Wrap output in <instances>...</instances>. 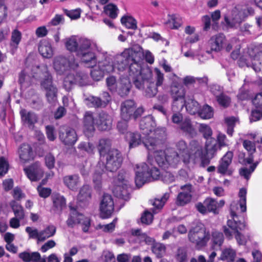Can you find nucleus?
<instances>
[{
    "instance_id": "obj_18",
    "label": "nucleus",
    "mask_w": 262,
    "mask_h": 262,
    "mask_svg": "<svg viewBox=\"0 0 262 262\" xmlns=\"http://www.w3.org/2000/svg\"><path fill=\"white\" fill-rule=\"evenodd\" d=\"M71 212L70 216L67 221V224L69 227H73L77 224H80L82 226V230L84 232L88 231L90 225V221L88 217H85L83 214L79 213L76 209L72 208L70 205Z\"/></svg>"
},
{
    "instance_id": "obj_27",
    "label": "nucleus",
    "mask_w": 262,
    "mask_h": 262,
    "mask_svg": "<svg viewBox=\"0 0 262 262\" xmlns=\"http://www.w3.org/2000/svg\"><path fill=\"white\" fill-rule=\"evenodd\" d=\"M136 108V104L132 100H127L121 104V117L122 119L129 120L132 117Z\"/></svg>"
},
{
    "instance_id": "obj_34",
    "label": "nucleus",
    "mask_w": 262,
    "mask_h": 262,
    "mask_svg": "<svg viewBox=\"0 0 262 262\" xmlns=\"http://www.w3.org/2000/svg\"><path fill=\"white\" fill-rule=\"evenodd\" d=\"M53 207L57 211H61L66 206V200L59 193H53L52 195Z\"/></svg>"
},
{
    "instance_id": "obj_60",
    "label": "nucleus",
    "mask_w": 262,
    "mask_h": 262,
    "mask_svg": "<svg viewBox=\"0 0 262 262\" xmlns=\"http://www.w3.org/2000/svg\"><path fill=\"white\" fill-rule=\"evenodd\" d=\"M106 82L107 86L111 91L115 92L117 90V82L114 76H110L107 78Z\"/></svg>"
},
{
    "instance_id": "obj_46",
    "label": "nucleus",
    "mask_w": 262,
    "mask_h": 262,
    "mask_svg": "<svg viewBox=\"0 0 262 262\" xmlns=\"http://www.w3.org/2000/svg\"><path fill=\"white\" fill-rule=\"evenodd\" d=\"M235 256L236 251L231 248H227L223 250L221 258L227 262H233Z\"/></svg>"
},
{
    "instance_id": "obj_62",
    "label": "nucleus",
    "mask_w": 262,
    "mask_h": 262,
    "mask_svg": "<svg viewBox=\"0 0 262 262\" xmlns=\"http://www.w3.org/2000/svg\"><path fill=\"white\" fill-rule=\"evenodd\" d=\"M243 145L245 149L250 155L255 152L256 148L254 142L248 140H245L243 141Z\"/></svg>"
},
{
    "instance_id": "obj_43",
    "label": "nucleus",
    "mask_w": 262,
    "mask_h": 262,
    "mask_svg": "<svg viewBox=\"0 0 262 262\" xmlns=\"http://www.w3.org/2000/svg\"><path fill=\"white\" fill-rule=\"evenodd\" d=\"M10 206L13 210L14 216L19 219H24L25 217V212L21 205L15 200L11 201L9 203Z\"/></svg>"
},
{
    "instance_id": "obj_52",
    "label": "nucleus",
    "mask_w": 262,
    "mask_h": 262,
    "mask_svg": "<svg viewBox=\"0 0 262 262\" xmlns=\"http://www.w3.org/2000/svg\"><path fill=\"white\" fill-rule=\"evenodd\" d=\"M205 204L208 212H213L214 214L218 213L217 202L215 199L210 198H207L205 200Z\"/></svg>"
},
{
    "instance_id": "obj_11",
    "label": "nucleus",
    "mask_w": 262,
    "mask_h": 262,
    "mask_svg": "<svg viewBox=\"0 0 262 262\" xmlns=\"http://www.w3.org/2000/svg\"><path fill=\"white\" fill-rule=\"evenodd\" d=\"M190 150L191 155L186 154L187 155L184 156L183 158V163L186 165L189 164L191 161L193 162V163H195L198 161L201 160V165L205 167L208 165L210 162L209 159L205 157V154H207L211 158L213 157L215 153L214 152L213 155H212L211 154H208L206 150L204 152L202 145L199 142L195 140L190 142Z\"/></svg>"
},
{
    "instance_id": "obj_63",
    "label": "nucleus",
    "mask_w": 262,
    "mask_h": 262,
    "mask_svg": "<svg viewBox=\"0 0 262 262\" xmlns=\"http://www.w3.org/2000/svg\"><path fill=\"white\" fill-rule=\"evenodd\" d=\"M176 259L177 262H188L186 252L183 249H178Z\"/></svg>"
},
{
    "instance_id": "obj_7",
    "label": "nucleus",
    "mask_w": 262,
    "mask_h": 262,
    "mask_svg": "<svg viewBox=\"0 0 262 262\" xmlns=\"http://www.w3.org/2000/svg\"><path fill=\"white\" fill-rule=\"evenodd\" d=\"M106 163L99 162L93 174V181L96 187L99 188L101 184L102 174L104 169L111 172L116 171L121 165L123 158L121 152L117 149H112L105 155Z\"/></svg>"
},
{
    "instance_id": "obj_32",
    "label": "nucleus",
    "mask_w": 262,
    "mask_h": 262,
    "mask_svg": "<svg viewBox=\"0 0 262 262\" xmlns=\"http://www.w3.org/2000/svg\"><path fill=\"white\" fill-rule=\"evenodd\" d=\"M169 28L172 29H178L182 25V17L178 14H168L165 21Z\"/></svg>"
},
{
    "instance_id": "obj_58",
    "label": "nucleus",
    "mask_w": 262,
    "mask_h": 262,
    "mask_svg": "<svg viewBox=\"0 0 262 262\" xmlns=\"http://www.w3.org/2000/svg\"><path fill=\"white\" fill-rule=\"evenodd\" d=\"M25 231L28 234L29 238L36 239L39 242V231L36 228L27 227Z\"/></svg>"
},
{
    "instance_id": "obj_54",
    "label": "nucleus",
    "mask_w": 262,
    "mask_h": 262,
    "mask_svg": "<svg viewBox=\"0 0 262 262\" xmlns=\"http://www.w3.org/2000/svg\"><path fill=\"white\" fill-rule=\"evenodd\" d=\"M207 81V78H195L194 77L191 76H187L184 77L182 79V81L183 84L185 86H188L192 85L196 82V81H198L199 82H204L206 83Z\"/></svg>"
},
{
    "instance_id": "obj_55",
    "label": "nucleus",
    "mask_w": 262,
    "mask_h": 262,
    "mask_svg": "<svg viewBox=\"0 0 262 262\" xmlns=\"http://www.w3.org/2000/svg\"><path fill=\"white\" fill-rule=\"evenodd\" d=\"M257 166L256 163H254L250 166V168L244 167L240 169L241 176L244 177L246 179L249 180L251 173L254 171Z\"/></svg>"
},
{
    "instance_id": "obj_17",
    "label": "nucleus",
    "mask_w": 262,
    "mask_h": 262,
    "mask_svg": "<svg viewBox=\"0 0 262 262\" xmlns=\"http://www.w3.org/2000/svg\"><path fill=\"white\" fill-rule=\"evenodd\" d=\"M135 182L138 187H142L146 183L150 182L149 167L145 163L137 164L135 168Z\"/></svg>"
},
{
    "instance_id": "obj_25",
    "label": "nucleus",
    "mask_w": 262,
    "mask_h": 262,
    "mask_svg": "<svg viewBox=\"0 0 262 262\" xmlns=\"http://www.w3.org/2000/svg\"><path fill=\"white\" fill-rule=\"evenodd\" d=\"M24 171L27 177L31 181H37L43 176V171L39 162H35L29 167L25 168Z\"/></svg>"
},
{
    "instance_id": "obj_15",
    "label": "nucleus",
    "mask_w": 262,
    "mask_h": 262,
    "mask_svg": "<svg viewBox=\"0 0 262 262\" xmlns=\"http://www.w3.org/2000/svg\"><path fill=\"white\" fill-rule=\"evenodd\" d=\"M248 59L246 62L248 67L251 66L255 72H262V44L248 49Z\"/></svg>"
},
{
    "instance_id": "obj_16",
    "label": "nucleus",
    "mask_w": 262,
    "mask_h": 262,
    "mask_svg": "<svg viewBox=\"0 0 262 262\" xmlns=\"http://www.w3.org/2000/svg\"><path fill=\"white\" fill-rule=\"evenodd\" d=\"M199 129L206 139L205 149L207 153L213 155V153L217 150L219 146L216 140L211 137L212 134L211 128L208 125L200 124Z\"/></svg>"
},
{
    "instance_id": "obj_41",
    "label": "nucleus",
    "mask_w": 262,
    "mask_h": 262,
    "mask_svg": "<svg viewBox=\"0 0 262 262\" xmlns=\"http://www.w3.org/2000/svg\"><path fill=\"white\" fill-rule=\"evenodd\" d=\"M185 107L188 113L194 115L199 112L200 105L193 98L188 97L185 100Z\"/></svg>"
},
{
    "instance_id": "obj_14",
    "label": "nucleus",
    "mask_w": 262,
    "mask_h": 262,
    "mask_svg": "<svg viewBox=\"0 0 262 262\" xmlns=\"http://www.w3.org/2000/svg\"><path fill=\"white\" fill-rule=\"evenodd\" d=\"M128 178V174L126 171L121 170L114 180L115 186L113 192L114 195L124 200H128L129 198Z\"/></svg>"
},
{
    "instance_id": "obj_51",
    "label": "nucleus",
    "mask_w": 262,
    "mask_h": 262,
    "mask_svg": "<svg viewBox=\"0 0 262 262\" xmlns=\"http://www.w3.org/2000/svg\"><path fill=\"white\" fill-rule=\"evenodd\" d=\"M198 113L202 118L205 119H210L213 116L212 108L208 105H204Z\"/></svg>"
},
{
    "instance_id": "obj_33",
    "label": "nucleus",
    "mask_w": 262,
    "mask_h": 262,
    "mask_svg": "<svg viewBox=\"0 0 262 262\" xmlns=\"http://www.w3.org/2000/svg\"><path fill=\"white\" fill-rule=\"evenodd\" d=\"M18 153L20 160L24 162H26L33 158V152L29 144H23L20 146Z\"/></svg>"
},
{
    "instance_id": "obj_30",
    "label": "nucleus",
    "mask_w": 262,
    "mask_h": 262,
    "mask_svg": "<svg viewBox=\"0 0 262 262\" xmlns=\"http://www.w3.org/2000/svg\"><path fill=\"white\" fill-rule=\"evenodd\" d=\"M63 182L69 189L76 190L80 184V179L78 174L67 175L63 178Z\"/></svg>"
},
{
    "instance_id": "obj_39",
    "label": "nucleus",
    "mask_w": 262,
    "mask_h": 262,
    "mask_svg": "<svg viewBox=\"0 0 262 262\" xmlns=\"http://www.w3.org/2000/svg\"><path fill=\"white\" fill-rule=\"evenodd\" d=\"M170 196V194L168 192L165 193L160 198H156L153 203L154 208L152 212L154 214L157 213L162 208L166 202L168 200Z\"/></svg>"
},
{
    "instance_id": "obj_49",
    "label": "nucleus",
    "mask_w": 262,
    "mask_h": 262,
    "mask_svg": "<svg viewBox=\"0 0 262 262\" xmlns=\"http://www.w3.org/2000/svg\"><path fill=\"white\" fill-rule=\"evenodd\" d=\"M179 127L184 132L187 133L190 135H193L195 131L193 125L190 119L188 118H185L181 124L179 125Z\"/></svg>"
},
{
    "instance_id": "obj_59",
    "label": "nucleus",
    "mask_w": 262,
    "mask_h": 262,
    "mask_svg": "<svg viewBox=\"0 0 262 262\" xmlns=\"http://www.w3.org/2000/svg\"><path fill=\"white\" fill-rule=\"evenodd\" d=\"M81 151H86L88 154H92L94 150V146L89 142H81L78 146Z\"/></svg>"
},
{
    "instance_id": "obj_8",
    "label": "nucleus",
    "mask_w": 262,
    "mask_h": 262,
    "mask_svg": "<svg viewBox=\"0 0 262 262\" xmlns=\"http://www.w3.org/2000/svg\"><path fill=\"white\" fill-rule=\"evenodd\" d=\"M95 123L100 130H108L112 127V118L104 112L100 113L97 117H94L90 112H86L83 118V132L88 137L92 136L95 131Z\"/></svg>"
},
{
    "instance_id": "obj_26",
    "label": "nucleus",
    "mask_w": 262,
    "mask_h": 262,
    "mask_svg": "<svg viewBox=\"0 0 262 262\" xmlns=\"http://www.w3.org/2000/svg\"><path fill=\"white\" fill-rule=\"evenodd\" d=\"M233 155V152L229 151L224 156L217 168L219 173L228 175L232 174V171L229 168V166L232 162Z\"/></svg>"
},
{
    "instance_id": "obj_38",
    "label": "nucleus",
    "mask_w": 262,
    "mask_h": 262,
    "mask_svg": "<svg viewBox=\"0 0 262 262\" xmlns=\"http://www.w3.org/2000/svg\"><path fill=\"white\" fill-rule=\"evenodd\" d=\"M56 232V228L53 225L48 226L43 230L39 231V242H43L46 239L53 236Z\"/></svg>"
},
{
    "instance_id": "obj_28",
    "label": "nucleus",
    "mask_w": 262,
    "mask_h": 262,
    "mask_svg": "<svg viewBox=\"0 0 262 262\" xmlns=\"http://www.w3.org/2000/svg\"><path fill=\"white\" fill-rule=\"evenodd\" d=\"M126 140L129 143V148H134L140 145L142 142L141 135L137 133H128L126 136ZM149 139L150 142H152L153 140L156 141V144L158 143V141L151 137H147L142 140L143 143L146 140Z\"/></svg>"
},
{
    "instance_id": "obj_6",
    "label": "nucleus",
    "mask_w": 262,
    "mask_h": 262,
    "mask_svg": "<svg viewBox=\"0 0 262 262\" xmlns=\"http://www.w3.org/2000/svg\"><path fill=\"white\" fill-rule=\"evenodd\" d=\"M144 145L149 151V155H153L158 165L163 168H176L181 163L182 158L172 148L164 151L158 150V143L155 140L150 142L149 139L144 141Z\"/></svg>"
},
{
    "instance_id": "obj_36",
    "label": "nucleus",
    "mask_w": 262,
    "mask_h": 262,
    "mask_svg": "<svg viewBox=\"0 0 262 262\" xmlns=\"http://www.w3.org/2000/svg\"><path fill=\"white\" fill-rule=\"evenodd\" d=\"M111 141L108 139H102L99 140L98 149L99 152L101 160L104 159L105 155L111 151Z\"/></svg>"
},
{
    "instance_id": "obj_10",
    "label": "nucleus",
    "mask_w": 262,
    "mask_h": 262,
    "mask_svg": "<svg viewBox=\"0 0 262 262\" xmlns=\"http://www.w3.org/2000/svg\"><path fill=\"white\" fill-rule=\"evenodd\" d=\"M226 39L224 34H217L212 36L208 42L209 46L212 51H220L225 45L227 51H230L233 48L231 56L233 59L238 58L239 54L241 43L239 40L235 38H232L226 44Z\"/></svg>"
},
{
    "instance_id": "obj_45",
    "label": "nucleus",
    "mask_w": 262,
    "mask_h": 262,
    "mask_svg": "<svg viewBox=\"0 0 262 262\" xmlns=\"http://www.w3.org/2000/svg\"><path fill=\"white\" fill-rule=\"evenodd\" d=\"M166 247L164 245L155 243L151 246V251L157 258H161L166 254Z\"/></svg>"
},
{
    "instance_id": "obj_21",
    "label": "nucleus",
    "mask_w": 262,
    "mask_h": 262,
    "mask_svg": "<svg viewBox=\"0 0 262 262\" xmlns=\"http://www.w3.org/2000/svg\"><path fill=\"white\" fill-rule=\"evenodd\" d=\"M59 139L65 145H73L77 141L78 138L74 129L69 126H62L59 130Z\"/></svg>"
},
{
    "instance_id": "obj_22",
    "label": "nucleus",
    "mask_w": 262,
    "mask_h": 262,
    "mask_svg": "<svg viewBox=\"0 0 262 262\" xmlns=\"http://www.w3.org/2000/svg\"><path fill=\"white\" fill-rule=\"evenodd\" d=\"M114 203L111 195L105 193L100 203V209L102 217L107 218L113 213Z\"/></svg>"
},
{
    "instance_id": "obj_24",
    "label": "nucleus",
    "mask_w": 262,
    "mask_h": 262,
    "mask_svg": "<svg viewBox=\"0 0 262 262\" xmlns=\"http://www.w3.org/2000/svg\"><path fill=\"white\" fill-rule=\"evenodd\" d=\"M129 64L126 69H127L128 72V78L123 77V76L120 78V80L117 82V90L116 91L119 95L121 96H127L131 88V83L132 79L129 76Z\"/></svg>"
},
{
    "instance_id": "obj_4",
    "label": "nucleus",
    "mask_w": 262,
    "mask_h": 262,
    "mask_svg": "<svg viewBox=\"0 0 262 262\" xmlns=\"http://www.w3.org/2000/svg\"><path fill=\"white\" fill-rule=\"evenodd\" d=\"M129 66V76L132 82L138 89H142L145 81L149 83L145 91V96L147 97H153L158 93V88L154 83L152 78V72L149 68L142 69L140 64L142 53L141 51H134Z\"/></svg>"
},
{
    "instance_id": "obj_61",
    "label": "nucleus",
    "mask_w": 262,
    "mask_h": 262,
    "mask_svg": "<svg viewBox=\"0 0 262 262\" xmlns=\"http://www.w3.org/2000/svg\"><path fill=\"white\" fill-rule=\"evenodd\" d=\"M9 168L8 161L4 157L0 158V176L6 174Z\"/></svg>"
},
{
    "instance_id": "obj_5",
    "label": "nucleus",
    "mask_w": 262,
    "mask_h": 262,
    "mask_svg": "<svg viewBox=\"0 0 262 262\" xmlns=\"http://www.w3.org/2000/svg\"><path fill=\"white\" fill-rule=\"evenodd\" d=\"M247 190L245 188L239 189L238 202H233L230 205V217L227 221V225L235 232V238L239 245H245L247 242V237L241 234L239 230L243 231L246 228L244 221L239 220L240 214L246 211Z\"/></svg>"
},
{
    "instance_id": "obj_23",
    "label": "nucleus",
    "mask_w": 262,
    "mask_h": 262,
    "mask_svg": "<svg viewBox=\"0 0 262 262\" xmlns=\"http://www.w3.org/2000/svg\"><path fill=\"white\" fill-rule=\"evenodd\" d=\"M170 80L173 81L170 88V94L172 99L185 100L186 91L183 86L179 85L174 82L176 79H179L175 74L172 73L169 76Z\"/></svg>"
},
{
    "instance_id": "obj_37",
    "label": "nucleus",
    "mask_w": 262,
    "mask_h": 262,
    "mask_svg": "<svg viewBox=\"0 0 262 262\" xmlns=\"http://www.w3.org/2000/svg\"><path fill=\"white\" fill-rule=\"evenodd\" d=\"M121 23L128 29L136 30L137 28V21L129 14H125L121 18Z\"/></svg>"
},
{
    "instance_id": "obj_19",
    "label": "nucleus",
    "mask_w": 262,
    "mask_h": 262,
    "mask_svg": "<svg viewBox=\"0 0 262 262\" xmlns=\"http://www.w3.org/2000/svg\"><path fill=\"white\" fill-rule=\"evenodd\" d=\"M181 191L177 195L176 204L179 206H184L189 204L192 200L193 187L190 184L180 186Z\"/></svg>"
},
{
    "instance_id": "obj_9",
    "label": "nucleus",
    "mask_w": 262,
    "mask_h": 262,
    "mask_svg": "<svg viewBox=\"0 0 262 262\" xmlns=\"http://www.w3.org/2000/svg\"><path fill=\"white\" fill-rule=\"evenodd\" d=\"M254 9L251 7H247L237 5L224 16V20L221 23L220 28L223 31H227L229 29L235 27L249 15H253Z\"/></svg>"
},
{
    "instance_id": "obj_48",
    "label": "nucleus",
    "mask_w": 262,
    "mask_h": 262,
    "mask_svg": "<svg viewBox=\"0 0 262 262\" xmlns=\"http://www.w3.org/2000/svg\"><path fill=\"white\" fill-rule=\"evenodd\" d=\"M66 47L71 52H76L79 49V42H77V38L76 36H72L67 38L65 42Z\"/></svg>"
},
{
    "instance_id": "obj_57",
    "label": "nucleus",
    "mask_w": 262,
    "mask_h": 262,
    "mask_svg": "<svg viewBox=\"0 0 262 262\" xmlns=\"http://www.w3.org/2000/svg\"><path fill=\"white\" fill-rule=\"evenodd\" d=\"M216 100L219 104L224 107H228L231 102L230 98L223 93L217 96Z\"/></svg>"
},
{
    "instance_id": "obj_13",
    "label": "nucleus",
    "mask_w": 262,
    "mask_h": 262,
    "mask_svg": "<svg viewBox=\"0 0 262 262\" xmlns=\"http://www.w3.org/2000/svg\"><path fill=\"white\" fill-rule=\"evenodd\" d=\"M209 238V232L206 231L205 226L200 223L192 227L188 233L189 241L199 249L205 247Z\"/></svg>"
},
{
    "instance_id": "obj_35",
    "label": "nucleus",
    "mask_w": 262,
    "mask_h": 262,
    "mask_svg": "<svg viewBox=\"0 0 262 262\" xmlns=\"http://www.w3.org/2000/svg\"><path fill=\"white\" fill-rule=\"evenodd\" d=\"M125 50H132L134 51H137L140 50L142 53V57L140 61V64L141 65L142 69L148 68L146 66H145L143 64V57H144L146 61L150 64H152L154 62V56L149 51H146L143 52V49L140 47H134L133 48L125 49Z\"/></svg>"
},
{
    "instance_id": "obj_44",
    "label": "nucleus",
    "mask_w": 262,
    "mask_h": 262,
    "mask_svg": "<svg viewBox=\"0 0 262 262\" xmlns=\"http://www.w3.org/2000/svg\"><path fill=\"white\" fill-rule=\"evenodd\" d=\"M211 240L212 249L214 250L219 249L224 241L223 234L221 232L214 231L212 233Z\"/></svg>"
},
{
    "instance_id": "obj_53",
    "label": "nucleus",
    "mask_w": 262,
    "mask_h": 262,
    "mask_svg": "<svg viewBox=\"0 0 262 262\" xmlns=\"http://www.w3.org/2000/svg\"><path fill=\"white\" fill-rule=\"evenodd\" d=\"M104 9L105 13L111 18L114 19L117 17L119 10L116 5L109 4L105 6Z\"/></svg>"
},
{
    "instance_id": "obj_40",
    "label": "nucleus",
    "mask_w": 262,
    "mask_h": 262,
    "mask_svg": "<svg viewBox=\"0 0 262 262\" xmlns=\"http://www.w3.org/2000/svg\"><path fill=\"white\" fill-rule=\"evenodd\" d=\"M91 198V190L89 185H84L80 189L77 196L79 202H89Z\"/></svg>"
},
{
    "instance_id": "obj_64",
    "label": "nucleus",
    "mask_w": 262,
    "mask_h": 262,
    "mask_svg": "<svg viewBox=\"0 0 262 262\" xmlns=\"http://www.w3.org/2000/svg\"><path fill=\"white\" fill-rule=\"evenodd\" d=\"M162 180L166 183H171L175 181V176L169 171H165L161 174Z\"/></svg>"
},
{
    "instance_id": "obj_47",
    "label": "nucleus",
    "mask_w": 262,
    "mask_h": 262,
    "mask_svg": "<svg viewBox=\"0 0 262 262\" xmlns=\"http://www.w3.org/2000/svg\"><path fill=\"white\" fill-rule=\"evenodd\" d=\"M177 148L179 151L180 154L182 157V161L183 162L184 156H186L187 155H191V152L190 150V143L189 146L188 148L186 142L183 140H180L176 144Z\"/></svg>"
},
{
    "instance_id": "obj_12",
    "label": "nucleus",
    "mask_w": 262,
    "mask_h": 262,
    "mask_svg": "<svg viewBox=\"0 0 262 262\" xmlns=\"http://www.w3.org/2000/svg\"><path fill=\"white\" fill-rule=\"evenodd\" d=\"M97 50L95 42L86 38L79 39V49L77 50V56L79 57L82 62L85 63L94 64L96 56L94 51Z\"/></svg>"
},
{
    "instance_id": "obj_31",
    "label": "nucleus",
    "mask_w": 262,
    "mask_h": 262,
    "mask_svg": "<svg viewBox=\"0 0 262 262\" xmlns=\"http://www.w3.org/2000/svg\"><path fill=\"white\" fill-rule=\"evenodd\" d=\"M40 54L45 58H51L53 55V50L50 41L42 40L38 47Z\"/></svg>"
},
{
    "instance_id": "obj_1",
    "label": "nucleus",
    "mask_w": 262,
    "mask_h": 262,
    "mask_svg": "<svg viewBox=\"0 0 262 262\" xmlns=\"http://www.w3.org/2000/svg\"><path fill=\"white\" fill-rule=\"evenodd\" d=\"M135 52L132 50H124L120 54H117L113 58L106 57L103 60L99 61L97 65L85 63L88 67H92L91 75L92 78L96 81L100 80L104 74L117 71L119 73L125 70L127 66L130 64L132 56Z\"/></svg>"
},
{
    "instance_id": "obj_2",
    "label": "nucleus",
    "mask_w": 262,
    "mask_h": 262,
    "mask_svg": "<svg viewBox=\"0 0 262 262\" xmlns=\"http://www.w3.org/2000/svg\"><path fill=\"white\" fill-rule=\"evenodd\" d=\"M32 78L42 79L41 85L46 90V96L48 102L53 103L56 101L57 89L53 84L52 77L46 65L27 66L19 75V82L21 84L29 83Z\"/></svg>"
},
{
    "instance_id": "obj_20",
    "label": "nucleus",
    "mask_w": 262,
    "mask_h": 262,
    "mask_svg": "<svg viewBox=\"0 0 262 262\" xmlns=\"http://www.w3.org/2000/svg\"><path fill=\"white\" fill-rule=\"evenodd\" d=\"M156 124L154 117L151 115H148L143 118L140 121V129L142 131V133L145 135H149L150 133L155 131L156 134L159 130L165 134V128H161L156 129Z\"/></svg>"
},
{
    "instance_id": "obj_42",
    "label": "nucleus",
    "mask_w": 262,
    "mask_h": 262,
    "mask_svg": "<svg viewBox=\"0 0 262 262\" xmlns=\"http://www.w3.org/2000/svg\"><path fill=\"white\" fill-rule=\"evenodd\" d=\"M19 257L25 262H37L40 258V254L37 252L20 253Z\"/></svg>"
},
{
    "instance_id": "obj_56",
    "label": "nucleus",
    "mask_w": 262,
    "mask_h": 262,
    "mask_svg": "<svg viewBox=\"0 0 262 262\" xmlns=\"http://www.w3.org/2000/svg\"><path fill=\"white\" fill-rule=\"evenodd\" d=\"M171 105L172 112H180L185 105V100L172 99Z\"/></svg>"
},
{
    "instance_id": "obj_3",
    "label": "nucleus",
    "mask_w": 262,
    "mask_h": 262,
    "mask_svg": "<svg viewBox=\"0 0 262 262\" xmlns=\"http://www.w3.org/2000/svg\"><path fill=\"white\" fill-rule=\"evenodd\" d=\"M53 66L58 74H67L63 83V87L67 91H70L74 84L80 86L89 84V77L87 74L75 72L78 64L75 62L73 57H70L67 59L61 56H57L54 59Z\"/></svg>"
},
{
    "instance_id": "obj_50",
    "label": "nucleus",
    "mask_w": 262,
    "mask_h": 262,
    "mask_svg": "<svg viewBox=\"0 0 262 262\" xmlns=\"http://www.w3.org/2000/svg\"><path fill=\"white\" fill-rule=\"evenodd\" d=\"M152 78L154 79V81H155V85L157 87L160 86L163 84L164 80V74L158 68H156L154 69V73H152Z\"/></svg>"
},
{
    "instance_id": "obj_29",
    "label": "nucleus",
    "mask_w": 262,
    "mask_h": 262,
    "mask_svg": "<svg viewBox=\"0 0 262 262\" xmlns=\"http://www.w3.org/2000/svg\"><path fill=\"white\" fill-rule=\"evenodd\" d=\"M22 121L24 125L30 128H33L34 125L37 122L38 117L33 112L28 111L26 110H22L20 112Z\"/></svg>"
}]
</instances>
